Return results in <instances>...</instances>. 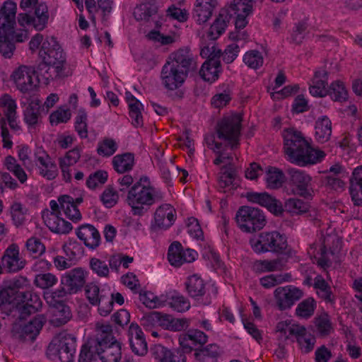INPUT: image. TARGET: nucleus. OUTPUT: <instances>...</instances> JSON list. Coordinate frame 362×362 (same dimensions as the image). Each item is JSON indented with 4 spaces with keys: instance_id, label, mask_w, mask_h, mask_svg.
<instances>
[{
    "instance_id": "1",
    "label": "nucleus",
    "mask_w": 362,
    "mask_h": 362,
    "mask_svg": "<svg viewBox=\"0 0 362 362\" xmlns=\"http://www.w3.org/2000/svg\"><path fill=\"white\" fill-rule=\"evenodd\" d=\"M82 202V197L74 198L69 194L59 196L57 201L51 200L49 202L51 211L45 209L42 213L45 224L53 233H69L73 228L72 225L59 216L61 211L73 222H79L82 219V214L78 206Z\"/></svg>"
},
{
    "instance_id": "2",
    "label": "nucleus",
    "mask_w": 362,
    "mask_h": 362,
    "mask_svg": "<svg viewBox=\"0 0 362 362\" xmlns=\"http://www.w3.org/2000/svg\"><path fill=\"white\" fill-rule=\"evenodd\" d=\"M284 152L287 159L300 166L315 164L322 160L325 156L323 151L311 147L302 134L293 129H288L283 132Z\"/></svg>"
},
{
    "instance_id": "3",
    "label": "nucleus",
    "mask_w": 362,
    "mask_h": 362,
    "mask_svg": "<svg viewBox=\"0 0 362 362\" xmlns=\"http://www.w3.org/2000/svg\"><path fill=\"white\" fill-rule=\"evenodd\" d=\"M163 198L164 193L160 189L155 187L147 177H141L130 187L126 200L132 215L142 216Z\"/></svg>"
},
{
    "instance_id": "4",
    "label": "nucleus",
    "mask_w": 362,
    "mask_h": 362,
    "mask_svg": "<svg viewBox=\"0 0 362 362\" xmlns=\"http://www.w3.org/2000/svg\"><path fill=\"white\" fill-rule=\"evenodd\" d=\"M16 10V4L10 0L0 8V53L6 59L13 56L16 49L13 41Z\"/></svg>"
},
{
    "instance_id": "5",
    "label": "nucleus",
    "mask_w": 362,
    "mask_h": 362,
    "mask_svg": "<svg viewBox=\"0 0 362 362\" xmlns=\"http://www.w3.org/2000/svg\"><path fill=\"white\" fill-rule=\"evenodd\" d=\"M39 57L43 64L41 66H48L47 76L45 78H54L62 76L66 64L65 54L56 39L47 37L39 51ZM43 68L41 67L42 70Z\"/></svg>"
},
{
    "instance_id": "6",
    "label": "nucleus",
    "mask_w": 362,
    "mask_h": 362,
    "mask_svg": "<svg viewBox=\"0 0 362 362\" xmlns=\"http://www.w3.org/2000/svg\"><path fill=\"white\" fill-rule=\"evenodd\" d=\"M207 146L213 151L216 155V158L213 163L216 165L224 164L221 168L218 175V185L220 188L224 189L233 185L235 179V171L231 164L233 161V154L228 152V148L221 142L216 141L213 136L205 138Z\"/></svg>"
},
{
    "instance_id": "7",
    "label": "nucleus",
    "mask_w": 362,
    "mask_h": 362,
    "mask_svg": "<svg viewBox=\"0 0 362 362\" xmlns=\"http://www.w3.org/2000/svg\"><path fill=\"white\" fill-rule=\"evenodd\" d=\"M242 118L233 114L223 117L218 123L216 134L218 139L225 142L226 147L230 150L239 146Z\"/></svg>"
},
{
    "instance_id": "8",
    "label": "nucleus",
    "mask_w": 362,
    "mask_h": 362,
    "mask_svg": "<svg viewBox=\"0 0 362 362\" xmlns=\"http://www.w3.org/2000/svg\"><path fill=\"white\" fill-rule=\"evenodd\" d=\"M250 245L257 254L282 252L287 247L285 235L278 231L262 232L250 239Z\"/></svg>"
},
{
    "instance_id": "9",
    "label": "nucleus",
    "mask_w": 362,
    "mask_h": 362,
    "mask_svg": "<svg viewBox=\"0 0 362 362\" xmlns=\"http://www.w3.org/2000/svg\"><path fill=\"white\" fill-rule=\"evenodd\" d=\"M74 352V338L66 332L56 335L47 349V355L50 359L58 358L61 362H72Z\"/></svg>"
},
{
    "instance_id": "10",
    "label": "nucleus",
    "mask_w": 362,
    "mask_h": 362,
    "mask_svg": "<svg viewBox=\"0 0 362 362\" xmlns=\"http://www.w3.org/2000/svg\"><path fill=\"white\" fill-rule=\"evenodd\" d=\"M236 221L240 230L246 233H254L264 228L265 216L258 208L244 206L236 213Z\"/></svg>"
},
{
    "instance_id": "11",
    "label": "nucleus",
    "mask_w": 362,
    "mask_h": 362,
    "mask_svg": "<svg viewBox=\"0 0 362 362\" xmlns=\"http://www.w3.org/2000/svg\"><path fill=\"white\" fill-rule=\"evenodd\" d=\"M85 294L88 302L93 305L98 306V313L102 316H107L112 311V299L110 289H100L93 283L86 286Z\"/></svg>"
},
{
    "instance_id": "12",
    "label": "nucleus",
    "mask_w": 362,
    "mask_h": 362,
    "mask_svg": "<svg viewBox=\"0 0 362 362\" xmlns=\"http://www.w3.org/2000/svg\"><path fill=\"white\" fill-rule=\"evenodd\" d=\"M293 193L305 199H311L315 194L313 177L305 171L291 168L288 170Z\"/></svg>"
},
{
    "instance_id": "13",
    "label": "nucleus",
    "mask_w": 362,
    "mask_h": 362,
    "mask_svg": "<svg viewBox=\"0 0 362 362\" xmlns=\"http://www.w3.org/2000/svg\"><path fill=\"white\" fill-rule=\"evenodd\" d=\"M11 80L21 93H29L35 89L37 79L35 70L30 66H20L11 75Z\"/></svg>"
},
{
    "instance_id": "14",
    "label": "nucleus",
    "mask_w": 362,
    "mask_h": 362,
    "mask_svg": "<svg viewBox=\"0 0 362 362\" xmlns=\"http://www.w3.org/2000/svg\"><path fill=\"white\" fill-rule=\"evenodd\" d=\"M187 74L182 68H177V65L166 62L160 73L162 84L166 89L175 90L183 84Z\"/></svg>"
},
{
    "instance_id": "15",
    "label": "nucleus",
    "mask_w": 362,
    "mask_h": 362,
    "mask_svg": "<svg viewBox=\"0 0 362 362\" xmlns=\"http://www.w3.org/2000/svg\"><path fill=\"white\" fill-rule=\"evenodd\" d=\"M176 216V211L172 205L163 204L156 208L150 228L153 231L166 230L173 225Z\"/></svg>"
},
{
    "instance_id": "16",
    "label": "nucleus",
    "mask_w": 362,
    "mask_h": 362,
    "mask_svg": "<svg viewBox=\"0 0 362 362\" xmlns=\"http://www.w3.org/2000/svg\"><path fill=\"white\" fill-rule=\"evenodd\" d=\"M34 157L40 175L48 180H54L58 175L57 164L42 147H36Z\"/></svg>"
},
{
    "instance_id": "17",
    "label": "nucleus",
    "mask_w": 362,
    "mask_h": 362,
    "mask_svg": "<svg viewBox=\"0 0 362 362\" xmlns=\"http://www.w3.org/2000/svg\"><path fill=\"white\" fill-rule=\"evenodd\" d=\"M0 108L4 112V115H0V118L5 119V123L8 124L13 133L20 134L22 128L18 120L16 100L10 95L4 94L0 97Z\"/></svg>"
},
{
    "instance_id": "18",
    "label": "nucleus",
    "mask_w": 362,
    "mask_h": 362,
    "mask_svg": "<svg viewBox=\"0 0 362 362\" xmlns=\"http://www.w3.org/2000/svg\"><path fill=\"white\" fill-rule=\"evenodd\" d=\"M246 198L248 202L266 208L275 216H281L284 212L281 202L266 192H247Z\"/></svg>"
},
{
    "instance_id": "19",
    "label": "nucleus",
    "mask_w": 362,
    "mask_h": 362,
    "mask_svg": "<svg viewBox=\"0 0 362 362\" xmlns=\"http://www.w3.org/2000/svg\"><path fill=\"white\" fill-rule=\"evenodd\" d=\"M276 305L279 310L290 308L296 301L303 297V291L293 286L278 287L274 292Z\"/></svg>"
},
{
    "instance_id": "20",
    "label": "nucleus",
    "mask_w": 362,
    "mask_h": 362,
    "mask_svg": "<svg viewBox=\"0 0 362 362\" xmlns=\"http://www.w3.org/2000/svg\"><path fill=\"white\" fill-rule=\"evenodd\" d=\"M197 252L192 249H184L178 242L173 243L168 249V258L169 262L175 267L184 263H190L196 259Z\"/></svg>"
},
{
    "instance_id": "21",
    "label": "nucleus",
    "mask_w": 362,
    "mask_h": 362,
    "mask_svg": "<svg viewBox=\"0 0 362 362\" xmlns=\"http://www.w3.org/2000/svg\"><path fill=\"white\" fill-rule=\"evenodd\" d=\"M86 274L81 268H74L64 273L61 284L69 293H76L86 283Z\"/></svg>"
},
{
    "instance_id": "22",
    "label": "nucleus",
    "mask_w": 362,
    "mask_h": 362,
    "mask_svg": "<svg viewBox=\"0 0 362 362\" xmlns=\"http://www.w3.org/2000/svg\"><path fill=\"white\" fill-rule=\"evenodd\" d=\"M128 339L132 351L138 356H144L148 351V345L144 334L136 323H132L128 329Z\"/></svg>"
},
{
    "instance_id": "23",
    "label": "nucleus",
    "mask_w": 362,
    "mask_h": 362,
    "mask_svg": "<svg viewBox=\"0 0 362 362\" xmlns=\"http://www.w3.org/2000/svg\"><path fill=\"white\" fill-rule=\"evenodd\" d=\"M1 264L8 272H17L25 267V262L20 257L19 247L16 244H11L5 250Z\"/></svg>"
},
{
    "instance_id": "24",
    "label": "nucleus",
    "mask_w": 362,
    "mask_h": 362,
    "mask_svg": "<svg viewBox=\"0 0 362 362\" xmlns=\"http://www.w3.org/2000/svg\"><path fill=\"white\" fill-rule=\"evenodd\" d=\"M180 346L187 352H190L197 345L202 346L208 341V336L198 329H190L179 337Z\"/></svg>"
},
{
    "instance_id": "25",
    "label": "nucleus",
    "mask_w": 362,
    "mask_h": 362,
    "mask_svg": "<svg viewBox=\"0 0 362 362\" xmlns=\"http://www.w3.org/2000/svg\"><path fill=\"white\" fill-rule=\"evenodd\" d=\"M328 71L324 68L317 69L310 83V93L322 98L328 94Z\"/></svg>"
},
{
    "instance_id": "26",
    "label": "nucleus",
    "mask_w": 362,
    "mask_h": 362,
    "mask_svg": "<svg viewBox=\"0 0 362 362\" xmlns=\"http://www.w3.org/2000/svg\"><path fill=\"white\" fill-rule=\"evenodd\" d=\"M76 235L90 249H95L100 243V235L93 225L80 226L76 229Z\"/></svg>"
},
{
    "instance_id": "27",
    "label": "nucleus",
    "mask_w": 362,
    "mask_h": 362,
    "mask_svg": "<svg viewBox=\"0 0 362 362\" xmlns=\"http://www.w3.org/2000/svg\"><path fill=\"white\" fill-rule=\"evenodd\" d=\"M81 148L76 146L67 151L63 157L59 158V165L61 169L64 180L70 182L71 173L70 168L78 163L81 158Z\"/></svg>"
},
{
    "instance_id": "28",
    "label": "nucleus",
    "mask_w": 362,
    "mask_h": 362,
    "mask_svg": "<svg viewBox=\"0 0 362 362\" xmlns=\"http://www.w3.org/2000/svg\"><path fill=\"white\" fill-rule=\"evenodd\" d=\"M165 305H169L173 310L179 313L187 311L191 307L189 300L175 291L164 294L163 306Z\"/></svg>"
},
{
    "instance_id": "29",
    "label": "nucleus",
    "mask_w": 362,
    "mask_h": 362,
    "mask_svg": "<svg viewBox=\"0 0 362 362\" xmlns=\"http://www.w3.org/2000/svg\"><path fill=\"white\" fill-rule=\"evenodd\" d=\"M98 356L102 362H119L122 358L121 344L119 341H112L98 346Z\"/></svg>"
},
{
    "instance_id": "30",
    "label": "nucleus",
    "mask_w": 362,
    "mask_h": 362,
    "mask_svg": "<svg viewBox=\"0 0 362 362\" xmlns=\"http://www.w3.org/2000/svg\"><path fill=\"white\" fill-rule=\"evenodd\" d=\"M126 101L129 110V117L132 119V124L138 128L144 124L142 110L143 105L130 93L126 92Z\"/></svg>"
},
{
    "instance_id": "31",
    "label": "nucleus",
    "mask_w": 362,
    "mask_h": 362,
    "mask_svg": "<svg viewBox=\"0 0 362 362\" xmlns=\"http://www.w3.org/2000/svg\"><path fill=\"white\" fill-rule=\"evenodd\" d=\"M41 107L40 101L33 100L23 110V121L28 128H35L40 122Z\"/></svg>"
},
{
    "instance_id": "32",
    "label": "nucleus",
    "mask_w": 362,
    "mask_h": 362,
    "mask_svg": "<svg viewBox=\"0 0 362 362\" xmlns=\"http://www.w3.org/2000/svg\"><path fill=\"white\" fill-rule=\"evenodd\" d=\"M350 182V194L354 204L362 206V165L354 170Z\"/></svg>"
},
{
    "instance_id": "33",
    "label": "nucleus",
    "mask_w": 362,
    "mask_h": 362,
    "mask_svg": "<svg viewBox=\"0 0 362 362\" xmlns=\"http://www.w3.org/2000/svg\"><path fill=\"white\" fill-rule=\"evenodd\" d=\"M153 356L159 362H186V356L182 351H172L160 345L155 346Z\"/></svg>"
},
{
    "instance_id": "34",
    "label": "nucleus",
    "mask_w": 362,
    "mask_h": 362,
    "mask_svg": "<svg viewBox=\"0 0 362 362\" xmlns=\"http://www.w3.org/2000/svg\"><path fill=\"white\" fill-rule=\"evenodd\" d=\"M221 72V66L220 60L214 59H207L202 66L199 71L200 76L209 83L216 81Z\"/></svg>"
},
{
    "instance_id": "35",
    "label": "nucleus",
    "mask_w": 362,
    "mask_h": 362,
    "mask_svg": "<svg viewBox=\"0 0 362 362\" xmlns=\"http://www.w3.org/2000/svg\"><path fill=\"white\" fill-rule=\"evenodd\" d=\"M192 54L188 48H182L172 53L168 58L167 62L182 68L188 73L189 68L192 63Z\"/></svg>"
},
{
    "instance_id": "36",
    "label": "nucleus",
    "mask_w": 362,
    "mask_h": 362,
    "mask_svg": "<svg viewBox=\"0 0 362 362\" xmlns=\"http://www.w3.org/2000/svg\"><path fill=\"white\" fill-rule=\"evenodd\" d=\"M332 135V122L327 116L319 117L315 122V138L318 143L324 144Z\"/></svg>"
},
{
    "instance_id": "37",
    "label": "nucleus",
    "mask_w": 362,
    "mask_h": 362,
    "mask_svg": "<svg viewBox=\"0 0 362 362\" xmlns=\"http://www.w3.org/2000/svg\"><path fill=\"white\" fill-rule=\"evenodd\" d=\"M185 285L189 295L195 299L199 300L206 293V284L204 279L197 274L189 276Z\"/></svg>"
},
{
    "instance_id": "38",
    "label": "nucleus",
    "mask_w": 362,
    "mask_h": 362,
    "mask_svg": "<svg viewBox=\"0 0 362 362\" xmlns=\"http://www.w3.org/2000/svg\"><path fill=\"white\" fill-rule=\"evenodd\" d=\"M45 317L37 315L21 328V336L24 339L34 340L45 323Z\"/></svg>"
},
{
    "instance_id": "39",
    "label": "nucleus",
    "mask_w": 362,
    "mask_h": 362,
    "mask_svg": "<svg viewBox=\"0 0 362 362\" xmlns=\"http://www.w3.org/2000/svg\"><path fill=\"white\" fill-rule=\"evenodd\" d=\"M313 286L317 295L320 298L327 303H333L334 302L335 299L332 294L331 287L322 276L317 275L315 277Z\"/></svg>"
},
{
    "instance_id": "40",
    "label": "nucleus",
    "mask_w": 362,
    "mask_h": 362,
    "mask_svg": "<svg viewBox=\"0 0 362 362\" xmlns=\"http://www.w3.org/2000/svg\"><path fill=\"white\" fill-rule=\"evenodd\" d=\"M114 169L119 173L130 171L134 165V156L132 153L118 154L112 158Z\"/></svg>"
},
{
    "instance_id": "41",
    "label": "nucleus",
    "mask_w": 362,
    "mask_h": 362,
    "mask_svg": "<svg viewBox=\"0 0 362 362\" xmlns=\"http://www.w3.org/2000/svg\"><path fill=\"white\" fill-rule=\"evenodd\" d=\"M95 329L97 342L95 344L97 346H100L112 341H117L112 334V327L108 323L98 322Z\"/></svg>"
},
{
    "instance_id": "42",
    "label": "nucleus",
    "mask_w": 362,
    "mask_h": 362,
    "mask_svg": "<svg viewBox=\"0 0 362 362\" xmlns=\"http://www.w3.org/2000/svg\"><path fill=\"white\" fill-rule=\"evenodd\" d=\"M301 329L299 331V334L296 335V339L301 352L308 354L314 349L316 339L312 334L307 331L303 325Z\"/></svg>"
},
{
    "instance_id": "43",
    "label": "nucleus",
    "mask_w": 362,
    "mask_h": 362,
    "mask_svg": "<svg viewBox=\"0 0 362 362\" xmlns=\"http://www.w3.org/2000/svg\"><path fill=\"white\" fill-rule=\"evenodd\" d=\"M24 303V310L28 313L38 311L42 307V301L40 296L31 291L21 293V298Z\"/></svg>"
},
{
    "instance_id": "44",
    "label": "nucleus",
    "mask_w": 362,
    "mask_h": 362,
    "mask_svg": "<svg viewBox=\"0 0 362 362\" xmlns=\"http://www.w3.org/2000/svg\"><path fill=\"white\" fill-rule=\"evenodd\" d=\"M207 40L205 35H203L201 38L200 55L203 58H207L208 59H214L215 60H219L221 56V50L216 47L214 41L207 42Z\"/></svg>"
},
{
    "instance_id": "45",
    "label": "nucleus",
    "mask_w": 362,
    "mask_h": 362,
    "mask_svg": "<svg viewBox=\"0 0 362 362\" xmlns=\"http://www.w3.org/2000/svg\"><path fill=\"white\" fill-rule=\"evenodd\" d=\"M62 249L70 261L74 263L79 259L83 255V247L76 240L69 239L62 246Z\"/></svg>"
},
{
    "instance_id": "46",
    "label": "nucleus",
    "mask_w": 362,
    "mask_h": 362,
    "mask_svg": "<svg viewBox=\"0 0 362 362\" xmlns=\"http://www.w3.org/2000/svg\"><path fill=\"white\" fill-rule=\"evenodd\" d=\"M314 324L316 332L320 337H327L334 332V326L330 317L326 313L317 316L315 318Z\"/></svg>"
},
{
    "instance_id": "47",
    "label": "nucleus",
    "mask_w": 362,
    "mask_h": 362,
    "mask_svg": "<svg viewBox=\"0 0 362 362\" xmlns=\"http://www.w3.org/2000/svg\"><path fill=\"white\" fill-rule=\"evenodd\" d=\"M21 293L17 291V282L12 281L0 288V304L13 303Z\"/></svg>"
},
{
    "instance_id": "48",
    "label": "nucleus",
    "mask_w": 362,
    "mask_h": 362,
    "mask_svg": "<svg viewBox=\"0 0 362 362\" xmlns=\"http://www.w3.org/2000/svg\"><path fill=\"white\" fill-rule=\"evenodd\" d=\"M317 303L312 297L302 300L296 307L295 313L300 319L308 320L311 317L316 309Z\"/></svg>"
},
{
    "instance_id": "49",
    "label": "nucleus",
    "mask_w": 362,
    "mask_h": 362,
    "mask_svg": "<svg viewBox=\"0 0 362 362\" xmlns=\"http://www.w3.org/2000/svg\"><path fill=\"white\" fill-rule=\"evenodd\" d=\"M4 165L9 172L13 173L21 184L27 181L28 175L26 173L14 157L11 156H6L4 159Z\"/></svg>"
},
{
    "instance_id": "50",
    "label": "nucleus",
    "mask_w": 362,
    "mask_h": 362,
    "mask_svg": "<svg viewBox=\"0 0 362 362\" xmlns=\"http://www.w3.org/2000/svg\"><path fill=\"white\" fill-rule=\"evenodd\" d=\"M303 325L292 323L291 321H281L277 323L276 330L279 333V337L288 339L291 337H296Z\"/></svg>"
},
{
    "instance_id": "51",
    "label": "nucleus",
    "mask_w": 362,
    "mask_h": 362,
    "mask_svg": "<svg viewBox=\"0 0 362 362\" xmlns=\"http://www.w3.org/2000/svg\"><path fill=\"white\" fill-rule=\"evenodd\" d=\"M226 26L227 21L226 17L223 14H219L209 28L205 37L209 41H215L224 33Z\"/></svg>"
},
{
    "instance_id": "52",
    "label": "nucleus",
    "mask_w": 362,
    "mask_h": 362,
    "mask_svg": "<svg viewBox=\"0 0 362 362\" xmlns=\"http://www.w3.org/2000/svg\"><path fill=\"white\" fill-rule=\"evenodd\" d=\"M243 61L250 69L257 70L262 66L264 64V57L261 52L252 49L245 53Z\"/></svg>"
},
{
    "instance_id": "53",
    "label": "nucleus",
    "mask_w": 362,
    "mask_h": 362,
    "mask_svg": "<svg viewBox=\"0 0 362 362\" xmlns=\"http://www.w3.org/2000/svg\"><path fill=\"white\" fill-rule=\"evenodd\" d=\"M291 280V275L288 273L279 274H270L259 279L260 284L265 288H271L276 285L288 282Z\"/></svg>"
},
{
    "instance_id": "54",
    "label": "nucleus",
    "mask_w": 362,
    "mask_h": 362,
    "mask_svg": "<svg viewBox=\"0 0 362 362\" xmlns=\"http://www.w3.org/2000/svg\"><path fill=\"white\" fill-rule=\"evenodd\" d=\"M213 11L214 9L195 2L192 18L197 24L204 25L211 18Z\"/></svg>"
},
{
    "instance_id": "55",
    "label": "nucleus",
    "mask_w": 362,
    "mask_h": 362,
    "mask_svg": "<svg viewBox=\"0 0 362 362\" xmlns=\"http://www.w3.org/2000/svg\"><path fill=\"white\" fill-rule=\"evenodd\" d=\"M139 299L146 308L153 309L163 306L164 294L156 296L152 292L145 291L140 293Z\"/></svg>"
},
{
    "instance_id": "56",
    "label": "nucleus",
    "mask_w": 362,
    "mask_h": 362,
    "mask_svg": "<svg viewBox=\"0 0 362 362\" xmlns=\"http://www.w3.org/2000/svg\"><path fill=\"white\" fill-rule=\"evenodd\" d=\"M284 174L276 168H269L266 175L267 187L269 189H278L284 182Z\"/></svg>"
},
{
    "instance_id": "57",
    "label": "nucleus",
    "mask_w": 362,
    "mask_h": 362,
    "mask_svg": "<svg viewBox=\"0 0 362 362\" xmlns=\"http://www.w3.org/2000/svg\"><path fill=\"white\" fill-rule=\"evenodd\" d=\"M165 318H166L165 315H161L158 312L153 311L144 315L141 319V322L146 329H150L156 326H164Z\"/></svg>"
},
{
    "instance_id": "58",
    "label": "nucleus",
    "mask_w": 362,
    "mask_h": 362,
    "mask_svg": "<svg viewBox=\"0 0 362 362\" xmlns=\"http://www.w3.org/2000/svg\"><path fill=\"white\" fill-rule=\"evenodd\" d=\"M328 94L335 101H343L347 98V90L344 83L335 81L328 88Z\"/></svg>"
},
{
    "instance_id": "59",
    "label": "nucleus",
    "mask_w": 362,
    "mask_h": 362,
    "mask_svg": "<svg viewBox=\"0 0 362 362\" xmlns=\"http://www.w3.org/2000/svg\"><path fill=\"white\" fill-rule=\"evenodd\" d=\"M285 210L291 214L305 213L308 205L303 200L297 198H289L284 203Z\"/></svg>"
},
{
    "instance_id": "60",
    "label": "nucleus",
    "mask_w": 362,
    "mask_h": 362,
    "mask_svg": "<svg viewBox=\"0 0 362 362\" xmlns=\"http://www.w3.org/2000/svg\"><path fill=\"white\" fill-rule=\"evenodd\" d=\"M71 117V113L69 109L59 107L50 114L49 120L52 126H57L62 123H66L70 120Z\"/></svg>"
},
{
    "instance_id": "61",
    "label": "nucleus",
    "mask_w": 362,
    "mask_h": 362,
    "mask_svg": "<svg viewBox=\"0 0 362 362\" xmlns=\"http://www.w3.org/2000/svg\"><path fill=\"white\" fill-rule=\"evenodd\" d=\"M89 266L92 272L99 277H108L110 268L105 261L97 257H92L90 259Z\"/></svg>"
},
{
    "instance_id": "62",
    "label": "nucleus",
    "mask_w": 362,
    "mask_h": 362,
    "mask_svg": "<svg viewBox=\"0 0 362 362\" xmlns=\"http://www.w3.org/2000/svg\"><path fill=\"white\" fill-rule=\"evenodd\" d=\"M117 150V144L112 139H105L98 144L97 152L103 157L111 156Z\"/></svg>"
},
{
    "instance_id": "63",
    "label": "nucleus",
    "mask_w": 362,
    "mask_h": 362,
    "mask_svg": "<svg viewBox=\"0 0 362 362\" xmlns=\"http://www.w3.org/2000/svg\"><path fill=\"white\" fill-rule=\"evenodd\" d=\"M58 279L57 276L51 273L40 274L36 275L34 283L36 286L47 289L57 284Z\"/></svg>"
},
{
    "instance_id": "64",
    "label": "nucleus",
    "mask_w": 362,
    "mask_h": 362,
    "mask_svg": "<svg viewBox=\"0 0 362 362\" xmlns=\"http://www.w3.org/2000/svg\"><path fill=\"white\" fill-rule=\"evenodd\" d=\"M26 248L29 254L34 258L42 255L45 251V246L42 241L35 238L31 237L26 241Z\"/></svg>"
}]
</instances>
